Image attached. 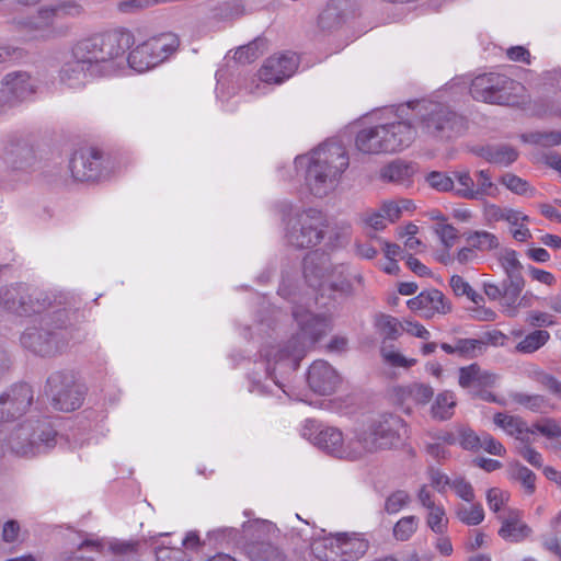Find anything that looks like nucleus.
<instances>
[{
	"label": "nucleus",
	"instance_id": "c03bdc74",
	"mask_svg": "<svg viewBox=\"0 0 561 561\" xmlns=\"http://www.w3.org/2000/svg\"><path fill=\"white\" fill-rule=\"evenodd\" d=\"M454 176L458 183V186L455 188V192L458 196L467 199H478L476 184L469 171H455Z\"/></svg>",
	"mask_w": 561,
	"mask_h": 561
},
{
	"label": "nucleus",
	"instance_id": "f704fd0d",
	"mask_svg": "<svg viewBox=\"0 0 561 561\" xmlns=\"http://www.w3.org/2000/svg\"><path fill=\"white\" fill-rule=\"evenodd\" d=\"M375 327L383 341H396L403 332V322L385 313L376 316Z\"/></svg>",
	"mask_w": 561,
	"mask_h": 561
},
{
	"label": "nucleus",
	"instance_id": "b1692460",
	"mask_svg": "<svg viewBox=\"0 0 561 561\" xmlns=\"http://www.w3.org/2000/svg\"><path fill=\"white\" fill-rule=\"evenodd\" d=\"M369 542L360 534H337V556L340 561H356L368 550Z\"/></svg>",
	"mask_w": 561,
	"mask_h": 561
},
{
	"label": "nucleus",
	"instance_id": "9b49d317",
	"mask_svg": "<svg viewBox=\"0 0 561 561\" xmlns=\"http://www.w3.org/2000/svg\"><path fill=\"white\" fill-rule=\"evenodd\" d=\"M345 272L344 265H333L323 252H310L304 259V276L314 288L329 287L334 291L350 293L352 284Z\"/></svg>",
	"mask_w": 561,
	"mask_h": 561
},
{
	"label": "nucleus",
	"instance_id": "7c9ffc66",
	"mask_svg": "<svg viewBox=\"0 0 561 561\" xmlns=\"http://www.w3.org/2000/svg\"><path fill=\"white\" fill-rule=\"evenodd\" d=\"M245 551L251 561H287L286 554L271 542L251 541Z\"/></svg>",
	"mask_w": 561,
	"mask_h": 561
},
{
	"label": "nucleus",
	"instance_id": "5701e85b",
	"mask_svg": "<svg viewBox=\"0 0 561 561\" xmlns=\"http://www.w3.org/2000/svg\"><path fill=\"white\" fill-rule=\"evenodd\" d=\"M387 134L383 138L387 152H394L409 147L415 138V129L408 122L382 125Z\"/></svg>",
	"mask_w": 561,
	"mask_h": 561
},
{
	"label": "nucleus",
	"instance_id": "a211bd4d",
	"mask_svg": "<svg viewBox=\"0 0 561 561\" xmlns=\"http://www.w3.org/2000/svg\"><path fill=\"white\" fill-rule=\"evenodd\" d=\"M34 392L27 383H15L0 394V422H12L27 412Z\"/></svg>",
	"mask_w": 561,
	"mask_h": 561
},
{
	"label": "nucleus",
	"instance_id": "a19ab883",
	"mask_svg": "<svg viewBox=\"0 0 561 561\" xmlns=\"http://www.w3.org/2000/svg\"><path fill=\"white\" fill-rule=\"evenodd\" d=\"M496 426L502 428L507 435L517 437L526 433L527 423L519 416L508 415L505 413H496L493 417Z\"/></svg>",
	"mask_w": 561,
	"mask_h": 561
},
{
	"label": "nucleus",
	"instance_id": "cd10ccee",
	"mask_svg": "<svg viewBox=\"0 0 561 561\" xmlns=\"http://www.w3.org/2000/svg\"><path fill=\"white\" fill-rule=\"evenodd\" d=\"M496 376L471 364L459 369V385L462 388H483L494 385Z\"/></svg>",
	"mask_w": 561,
	"mask_h": 561
},
{
	"label": "nucleus",
	"instance_id": "49530a36",
	"mask_svg": "<svg viewBox=\"0 0 561 561\" xmlns=\"http://www.w3.org/2000/svg\"><path fill=\"white\" fill-rule=\"evenodd\" d=\"M460 522L469 526L479 525L484 518V511L480 504H472L470 506H460L456 512Z\"/></svg>",
	"mask_w": 561,
	"mask_h": 561
},
{
	"label": "nucleus",
	"instance_id": "393cba45",
	"mask_svg": "<svg viewBox=\"0 0 561 561\" xmlns=\"http://www.w3.org/2000/svg\"><path fill=\"white\" fill-rule=\"evenodd\" d=\"M88 67L78 58L66 61L59 71V81L70 89L82 88L89 78H94Z\"/></svg>",
	"mask_w": 561,
	"mask_h": 561
},
{
	"label": "nucleus",
	"instance_id": "7ed1b4c3",
	"mask_svg": "<svg viewBox=\"0 0 561 561\" xmlns=\"http://www.w3.org/2000/svg\"><path fill=\"white\" fill-rule=\"evenodd\" d=\"M350 164L346 149L339 142H327L314 149L306 171V184L316 197L335 190Z\"/></svg>",
	"mask_w": 561,
	"mask_h": 561
},
{
	"label": "nucleus",
	"instance_id": "69168bd1",
	"mask_svg": "<svg viewBox=\"0 0 561 561\" xmlns=\"http://www.w3.org/2000/svg\"><path fill=\"white\" fill-rule=\"evenodd\" d=\"M428 184L438 191L448 192L455 188L454 180L440 172H432L427 176Z\"/></svg>",
	"mask_w": 561,
	"mask_h": 561
},
{
	"label": "nucleus",
	"instance_id": "e433bc0d",
	"mask_svg": "<svg viewBox=\"0 0 561 561\" xmlns=\"http://www.w3.org/2000/svg\"><path fill=\"white\" fill-rule=\"evenodd\" d=\"M497 261L505 274V277L516 280H525L522 274L523 265L517 253L512 249H504L497 254Z\"/></svg>",
	"mask_w": 561,
	"mask_h": 561
},
{
	"label": "nucleus",
	"instance_id": "bb28decb",
	"mask_svg": "<svg viewBox=\"0 0 561 561\" xmlns=\"http://www.w3.org/2000/svg\"><path fill=\"white\" fill-rule=\"evenodd\" d=\"M530 533L531 529L520 519V512L511 510L507 515L502 518L499 536L504 540L518 542L527 538Z\"/></svg>",
	"mask_w": 561,
	"mask_h": 561
},
{
	"label": "nucleus",
	"instance_id": "f03ea898",
	"mask_svg": "<svg viewBox=\"0 0 561 561\" xmlns=\"http://www.w3.org/2000/svg\"><path fill=\"white\" fill-rule=\"evenodd\" d=\"M129 32H108L80 39L72 47V57L83 62L92 76H112L125 62V51L131 43Z\"/></svg>",
	"mask_w": 561,
	"mask_h": 561
},
{
	"label": "nucleus",
	"instance_id": "603ef678",
	"mask_svg": "<svg viewBox=\"0 0 561 561\" xmlns=\"http://www.w3.org/2000/svg\"><path fill=\"white\" fill-rule=\"evenodd\" d=\"M458 444L466 450H478L481 447V435H477L473 430L465 425L457 427Z\"/></svg>",
	"mask_w": 561,
	"mask_h": 561
},
{
	"label": "nucleus",
	"instance_id": "5fc2aeb1",
	"mask_svg": "<svg viewBox=\"0 0 561 561\" xmlns=\"http://www.w3.org/2000/svg\"><path fill=\"white\" fill-rule=\"evenodd\" d=\"M380 354L385 363L392 367H403V368H410L416 364V359L414 358H407L402 354L396 351L388 350L387 347L382 346L380 348Z\"/></svg>",
	"mask_w": 561,
	"mask_h": 561
},
{
	"label": "nucleus",
	"instance_id": "a18cd8bd",
	"mask_svg": "<svg viewBox=\"0 0 561 561\" xmlns=\"http://www.w3.org/2000/svg\"><path fill=\"white\" fill-rule=\"evenodd\" d=\"M411 502V495L405 490H396L385 500L383 511L389 514H397Z\"/></svg>",
	"mask_w": 561,
	"mask_h": 561
},
{
	"label": "nucleus",
	"instance_id": "20e7f679",
	"mask_svg": "<svg viewBox=\"0 0 561 561\" xmlns=\"http://www.w3.org/2000/svg\"><path fill=\"white\" fill-rule=\"evenodd\" d=\"M82 317L78 310L57 309L45 320V327L28 329L23 333L22 344L41 356H50L68 344L69 329Z\"/></svg>",
	"mask_w": 561,
	"mask_h": 561
},
{
	"label": "nucleus",
	"instance_id": "13d9d810",
	"mask_svg": "<svg viewBox=\"0 0 561 561\" xmlns=\"http://www.w3.org/2000/svg\"><path fill=\"white\" fill-rule=\"evenodd\" d=\"M535 380L561 400V381H559L554 376L545 371H538L535 374Z\"/></svg>",
	"mask_w": 561,
	"mask_h": 561
},
{
	"label": "nucleus",
	"instance_id": "9d476101",
	"mask_svg": "<svg viewBox=\"0 0 561 561\" xmlns=\"http://www.w3.org/2000/svg\"><path fill=\"white\" fill-rule=\"evenodd\" d=\"M419 129L421 135L433 139H450L458 135L463 119L447 105L436 102L419 104Z\"/></svg>",
	"mask_w": 561,
	"mask_h": 561
},
{
	"label": "nucleus",
	"instance_id": "ddd939ff",
	"mask_svg": "<svg viewBox=\"0 0 561 561\" xmlns=\"http://www.w3.org/2000/svg\"><path fill=\"white\" fill-rule=\"evenodd\" d=\"M178 47L179 39L175 35L161 34L137 45L126 60L131 69L145 72L167 60Z\"/></svg>",
	"mask_w": 561,
	"mask_h": 561
},
{
	"label": "nucleus",
	"instance_id": "473e14b6",
	"mask_svg": "<svg viewBox=\"0 0 561 561\" xmlns=\"http://www.w3.org/2000/svg\"><path fill=\"white\" fill-rule=\"evenodd\" d=\"M312 554L320 561H340L337 556V535L313 539L310 543Z\"/></svg>",
	"mask_w": 561,
	"mask_h": 561
},
{
	"label": "nucleus",
	"instance_id": "423d86ee",
	"mask_svg": "<svg viewBox=\"0 0 561 561\" xmlns=\"http://www.w3.org/2000/svg\"><path fill=\"white\" fill-rule=\"evenodd\" d=\"M57 433L39 420H25L7 432L9 454L19 458H34L55 447Z\"/></svg>",
	"mask_w": 561,
	"mask_h": 561
},
{
	"label": "nucleus",
	"instance_id": "a878e982",
	"mask_svg": "<svg viewBox=\"0 0 561 561\" xmlns=\"http://www.w3.org/2000/svg\"><path fill=\"white\" fill-rule=\"evenodd\" d=\"M386 133L382 129V125L364 128L358 131L356 136V147L363 153L375 154L380 152H387L383 142Z\"/></svg>",
	"mask_w": 561,
	"mask_h": 561
},
{
	"label": "nucleus",
	"instance_id": "6e6d98bb",
	"mask_svg": "<svg viewBox=\"0 0 561 561\" xmlns=\"http://www.w3.org/2000/svg\"><path fill=\"white\" fill-rule=\"evenodd\" d=\"M533 427L547 438L561 437V424L552 417L536 422Z\"/></svg>",
	"mask_w": 561,
	"mask_h": 561
},
{
	"label": "nucleus",
	"instance_id": "6ab92c4d",
	"mask_svg": "<svg viewBox=\"0 0 561 561\" xmlns=\"http://www.w3.org/2000/svg\"><path fill=\"white\" fill-rule=\"evenodd\" d=\"M299 66V58L294 53H280L268 57L257 71L260 81L280 84L289 79Z\"/></svg>",
	"mask_w": 561,
	"mask_h": 561
},
{
	"label": "nucleus",
	"instance_id": "052dcab7",
	"mask_svg": "<svg viewBox=\"0 0 561 561\" xmlns=\"http://www.w3.org/2000/svg\"><path fill=\"white\" fill-rule=\"evenodd\" d=\"M167 0H123L118 3V10L123 13H134L154 4L164 3Z\"/></svg>",
	"mask_w": 561,
	"mask_h": 561
},
{
	"label": "nucleus",
	"instance_id": "4d7b16f0",
	"mask_svg": "<svg viewBox=\"0 0 561 561\" xmlns=\"http://www.w3.org/2000/svg\"><path fill=\"white\" fill-rule=\"evenodd\" d=\"M434 231L446 249H450L459 237L458 230L449 224H437Z\"/></svg>",
	"mask_w": 561,
	"mask_h": 561
},
{
	"label": "nucleus",
	"instance_id": "aec40b11",
	"mask_svg": "<svg viewBox=\"0 0 561 561\" xmlns=\"http://www.w3.org/2000/svg\"><path fill=\"white\" fill-rule=\"evenodd\" d=\"M35 80L25 71H13L2 79L0 96L9 104L27 100L35 93Z\"/></svg>",
	"mask_w": 561,
	"mask_h": 561
},
{
	"label": "nucleus",
	"instance_id": "1a4fd4ad",
	"mask_svg": "<svg viewBox=\"0 0 561 561\" xmlns=\"http://www.w3.org/2000/svg\"><path fill=\"white\" fill-rule=\"evenodd\" d=\"M329 229L327 215L316 208H307L289 217L285 238L297 249H310L320 244Z\"/></svg>",
	"mask_w": 561,
	"mask_h": 561
},
{
	"label": "nucleus",
	"instance_id": "4c0bfd02",
	"mask_svg": "<svg viewBox=\"0 0 561 561\" xmlns=\"http://www.w3.org/2000/svg\"><path fill=\"white\" fill-rule=\"evenodd\" d=\"M414 173V168L403 161H394L382 168L381 178L385 181L403 184L408 182Z\"/></svg>",
	"mask_w": 561,
	"mask_h": 561
},
{
	"label": "nucleus",
	"instance_id": "09e8293b",
	"mask_svg": "<svg viewBox=\"0 0 561 561\" xmlns=\"http://www.w3.org/2000/svg\"><path fill=\"white\" fill-rule=\"evenodd\" d=\"M140 542L138 540H119L114 539L110 541V551L121 558L135 557L138 553Z\"/></svg>",
	"mask_w": 561,
	"mask_h": 561
},
{
	"label": "nucleus",
	"instance_id": "c85d7f7f",
	"mask_svg": "<svg viewBox=\"0 0 561 561\" xmlns=\"http://www.w3.org/2000/svg\"><path fill=\"white\" fill-rule=\"evenodd\" d=\"M2 159L13 171H27L34 163L33 151L26 145H12L5 149Z\"/></svg>",
	"mask_w": 561,
	"mask_h": 561
},
{
	"label": "nucleus",
	"instance_id": "f3484780",
	"mask_svg": "<svg viewBox=\"0 0 561 561\" xmlns=\"http://www.w3.org/2000/svg\"><path fill=\"white\" fill-rule=\"evenodd\" d=\"M525 287V280H516L505 277L500 283L484 282L483 291L485 296L497 301L502 312L507 317H516L519 308L524 304L526 296L520 299V294Z\"/></svg>",
	"mask_w": 561,
	"mask_h": 561
},
{
	"label": "nucleus",
	"instance_id": "412c9836",
	"mask_svg": "<svg viewBox=\"0 0 561 561\" xmlns=\"http://www.w3.org/2000/svg\"><path fill=\"white\" fill-rule=\"evenodd\" d=\"M408 307L421 317L431 319L436 314H446L451 310V302L438 289H428L408 300Z\"/></svg>",
	"mask_w": 561,
	"mask_h": 561
},
{
	"label": "nucleus",
	"instance_id": "6e6552de",
	"mask_svg": "<svg viewBox=\"0 0 561 561\" xmlns=\"http://www.w3.org/2000/svg\"><path fill=\"white\" fill-rule=\"evenodd\" d=\"M404 421L393 414H382L366 427L355 430L359 459L378 450L390 449L401 443Z\"/></svg>",
	"mask_w": 561,
	"mask_h": 561
},
{
	"label": "nucleus",
	"instance_id": "39448f33",
	"mask_svg": "<svg viewBox=\"0 0 561 561\" xmlns=\"http://www.w3.org/2000/svg\"><path fill=\"white\" fill-rule=\"evenodd\" d=\"M82 7L75 2H60L51 7H41L36 13L18 22L30 39L49 41L69 35L71 26L67 16H78Z\"/></svg>",
	"mask_w": 561,
	"mask_h": 561
},
{
	"label": "nucleus",
	"instance_id": "680f3d73",
	"mask_svg": "<svg viewBox=\"0 0 561 561\" xmlns=\"http://www.w3.org/2000/svg\"><path fill=\"white\" fill-rule=\"evenodd\" d=\"M501 183L512 191L515 194L524 195L528 191V183L527 181L523 180L522 178L512 174L506 173L501 178Z\"/></svg>",
	"mask_w": 561,
	"mask_h": 561
},
{
	"label": "nucleus",
	"instance_id": "c9c22d12",
	"mask_svg": "<svg viewBox=\"0 0 561 561\" xmlns=\"http://www.w3.org/2000/svg\"><path fill=\"white\" fill-rule=\"evenodd\" d=\"M466 242L476 251L489 252L500 247L499 238L486 230H473L466 233Z\"/></svg>",
	"mask_w": 561,
	"mask_h": 561
},
{
	"label": "nucleus",
	"instance_id": "774afa93",
	"mask_svg": "<svg viewBox=\"0 0 561 561\" xmlns=\"http://www.w3.org/2000/svg\"><path fill=\"white\" fill-rule=\"evenodd\" d=\"M340 23V16L335 8L328 7L318 18V26L321 30H331Z\"/></svg>",
	"mask_w": 561,
	"mask_h": 561
},
{
	"label": "nucleus",
	"instance_id": "ea45409f",
	"mask_svg": "<svg viewBox=\"0 0 561 561\" xmlns=\"http://www.w3.org/2000/svg\"><path fill=\"white\" fill-rule=\"evenodd\" d=\"M550 339V333L546 330H535L525 335L516 346L515 351L520 354H531L541 348Z\"/></svg>",
	"mask_w": 561,
	"mask_h": 561
},
{
	"label": "nucleus",
	"instance_id": "338daca9",
	"mask_svg": "<svg viewBox=\"0 0 561 561\" xmlns=\"http://www.w3.org/2000/svg\"><path fill=\"white\" fill-rule=\"evenodd\" d=\"M526 321L534 328L553 327L557 323L552 314L537 310L530 311Z\"/></svg>",
	"mask_w": 561,
	"mask_h": 561
},
{
	"label": "nucleus",
	"instance_id": "2f4dec72",
	"mask_svg": "<svg viewBox=\"0 0 561 561\" xmlns=\"http://www.w3.org/2000/svg\"><path fill=\"white\" fill-rule=\"evenodd\" d=\"M479 156L490 163L507 167L516 161L518 152L515 148L507 145H495L482 147Z\"/></svg>",
	"mask_w": 561,
	"mask_h": 561
},
{
	"label": "nucleus",
	"instance_id": "0eeeda50",
	"mask_svg": "<svg viewBox=\"0 0 561 561\" xmlns=\"http://www.w3.org/2000/svg\"><path fill=\"white\" fill-rule=\"evenodd\" d=\"M524 91L522 83L496 71L478 75L470 84V94L474 100L497 105L519 104Z\"/></svg>",
	"mask_w": 561,
	"mask_h": 561
},
{
	"label": "nucleus",
	"instance_id": "3c124183",
	"mask_svg": "<svg viewBox=\"0 0 561 561\" xmlns=\"http://www.w3.org/2000/svg\"><path fill=\"white\" fill-rule=\"evenodd\" d=\"M512 477L522 483L528 494L535 492L536 474L530 469L517 462L512 468Z\"/></svg>",
	"mask_w": 561,
	"mask_h": 561
},
{
	"label": "nucleus",
	"instance_id": "4be33fe9",
	"mask_svg": "<svg viewBox=\"0 0 561 561\" xmlns=\"http://www.w3.org/2000/svg\"><path fill=\"white\" fill-rule=\"evenodd\" d=\"M308 385L316 393L327 396L335 391L341 379L336 370L325 360H314L308 370Z\"/></svg>",
	"mask_w": 561,
	"mask_h": 561
},
{
	"label": "nucleus",
	"instance_id": "72a5a7b5",
	"mask_svg": "<svg viewBox=\"0 0 561 561\" xmlns=\"http://www.w3.org/2000/svg\"><path fill=\"white\" fill-rule=\"evenodd\" d=\"M513 402L529 409L537 413H547L554 409V405L550 403V400L541 394H527L524 392L511 393Z\"/></svg>",
	"mask_w": 561,
	"mask_h": 561
},
{
	"label": "nucleus",
	"instance_id": "bf43d9fd",
	"mask_svg": "<svg viewBox=\"0 0 561 561\" xmlns=\"http://www.w3.org/2000/svg\"><path fill=\"white\" fill-rule=\"evenodd\" d=\"M478 184L476 185V191L478 192V199H481L484 196H493L496 187L491 181V176L488 171L480 170L477 172Z\"/></svg>",
	"mask_w": 561,
	"mask_h": 561
},
{
	"label": "nucleus",
	"instance_id": "dca6fc26",
	"mask_svg": "<svg viewBox=\"0 0 561 561\" xmlns=\"http://www.w3.org/2000/svg\"><path fill=\"white\" fill-rule=\"evenodd\" d=\"M48 305L43 293L23 284L0 291V306L20 316L42 312Z\"/></svg>",
	"mask_w": 561,
	"mask_h": 561
},
{
	"label": "nucleus",
	"instance_id": "e2e57ef3",
	"mask_svg": "<svg viewBox=\"0 0 561 561\" xmlns=\"http://www.w3.org/2000/svg\"><path fill=\"white\" fill-rule=\"evenodd\" d=\"M510 494L499 488H492L486 493V501L490 510L497 513L508 501Z\"/></svg>",
	"mask_w": 561,
	"mask_h": 561
},
{
	"label": "nucleus",
	"instance_id": "0e129e2a",
	"mask_svg": "<svg viewBox=\"0 0 561 561\" xmlns=\"http://www.w3.org/2000/svg\"><path fill=\"white\" fill-rule=\"evenodd\" d=\"M360 220L374 230H381L386 227L385 215L381 210H366L360 214Z\"/></svg>",
	"mask_w": 561,
	"mask_h": 561
},
{
	"label": "nucleus",
	"instance_id": "58836bf2",
	"mask_svg": "<svg viewBox=\"0 0 561 561\" xmlns=\"http://www.w3.org/2000/svg\"><path fill=\"white\" fill-rule=\"evenodd\" d=\"M266 49V41L257 37L244 46H240L233 54V59L242 65L255 61Z\"/></svg>",
	"mask_w": 561,
	"mask_h": 561
},
{
	"label": "nucleus",
	"instance_id": "37998d69",
	"mask_svg": "<svg viewBox=\"0 0 561 561\" xmlns=\"http://www.w3.org/2000/svg\"><path fill=\"white\" fill-rule=\"evenodd\" d=\"M420 519L414 515L401 517L393 526L392 535L398 541H407L412 538L419 528Z\"/></svg>",
	"mask_w": 561,
	"mask_h": 561
},
{
	"label": "nucleus",
	"instance_id": "864d4df0",
	"mask_svg": "<svg viewBox=\"0 0 561 561\" xmlns=\"http://www.w3.org/2000/svg\"><path fill=\"white\" fill-rule=\"evenodd\" d=\"M525 139L538 146L552 147L561 144V131H535L528 134Z\"/></svg>",
	"mask_w": 561,
	"mask_h": 561
},
{
	"label": "nucleus",
	"instance_id": "4468645a",
	"mask_svg": "<svg viewBox=\"0 0 561 561\" xmlns=\"http://www.w3.org/2000/svg\"><path fill=\"white\" fill-rule=\"evenodd\" d=\"M46 393L56 410L70 412L79 409L83 401V387L76 382L70 373H53L46 383Z\"/></svg>",
	"mask_w": 561,
	"mask_h": 561
},
{
	"label": "nucleus",
	"instance_id": "c756f323",
	"mask_svg": "<svg viewBox=\"0 0 561 561\" xmlns=\"http://www.w3.org/2000/svg\"><path fill=\"white\" fill-rule=\"evenodd\" d=\"M397 397L402 403L412 402L414 404H426L433 396L434 389L426 383L414 382L408 386H401L396 389Z\"/></svg>",
	"mask_w": 561,
	"mask_h": 561
},
{
	"label": "nucleus",
	"instance_id": "de8ad7c7",
	"mask_svg": "<svg viewBox=\"0 0 561 561\" xmlns=\"http://www.w3.org/2000/svg\"><path fill=\"white\" fill-rule=\"evenodd\" d=\"M427 526L438 535H442L447 529L448 519L443 505L438 504L427 510Z\"/></svg>",
	"mask_w": 561,
	"mask_h": 561
},
{
	"label": "nucleus",
	"instance_id": "2eb2a0df",
	"mask_svg": "<svg viewBox=\"0 0 561 561\" xmlns=\"http://www.w3.org/2000/svg\"><path fill=\"white\" fill-rule=\"evenodd\" d=\"M111 160L95 148L81 149L73 153L69 168L72 178L81 182H95L110 176Z\"/></svg>",
	"mask_w": 561,
	"mask_h": 561
},
{
	"label": "nucleus",
	"instance_id": "f257e3e1",
	"mask_svg": "<svg viewBox=\"0 0 561 561\" xmlns=\"http://www.w3.org/2000/svg\"><path fill=\"white\" fill-rule=\"evenodd\" d=\"M293 316L298 323L299 332L285 345L272 347L265 354L271 375L275 373L277 365L284 367L286 371L296 370L308 350L331 329V320L328 317L314 314L302 307L294 308Z\"/></svg>",
	"mask_w": 561,
	"mask_h": 561
},
{
	"label": "nucleus",
	"instance_id": "8fccbe9b",
	"mask_svg": "<svg viewBox=\"0 0 561 561\" xmlns=\"http://www.w3.org/2000/svg\"><path fill=\"white\" fill-rule=\"evenodd\" d=\"M456 350H458V356L472 358L482 353L484 342L478 339H457Z\"/></svg>",
	"mask_w": 561,
	"mask_h": 561
},
{
	"label": "nucleus",
	"instance_id": "79ce46f5",
	"mask_svg": "<svg viewBox=\"0 0 561 561\" xmlns=\"http://www.w3.org/2000/svg\"><path fill=\"white\" fill-rule=\"evenodd\" d=\"M456 398L451 391L440 392L431 409L432 415L438 420H448L454 414Z\"/></svg>",
	"mask_w": 561,
	"mask_h": 561
},
{
	"label": "nucleus",
	"instance_id": "f8f14e48",
	"mask_svg": "<svg viewBox=\"0 0 561 561\" xmlns=\"http://www.w3.org/2000/svg\"><path fill=\"white\" fill-rule=\"evenodd\" d=\"M302 436L308 438L320 449L325 453L345 460L359 459L356 431L351 437L344 438L342 432L336 427L323 426L313 420H307Z\"/></svg>",
	"mask_w": 561,
	"mask_h": 561
}]
</instances>
